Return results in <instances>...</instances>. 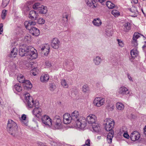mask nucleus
Instances as JSON below:
<instances>
[{
  "mask_svg": "<svg viewBox=\"0 0 146 146\" xmlns=\"http://www.w3.org/2000/svg\"><path fill=\"white\" fill-rule=\"evenodd\" d=\"M19 53V55L21 56H27L29 62H30V60L36 58L37 56L36 50L31 46L25 47L23 46H20Z\"/></svg>",
  "mask_w": 146,
  "mask_h": 146,
  "instance_id": "f257e3e1",
  "label": "nucleus"
},
{
  "mask_svg": "<svg viewBox=\"0 0 146 146\" xmlns=\"http://www.w3.org/2000/svg\"><path fill=\"white\" fill-rule=\"evenodd\" d=\"M71 117L72 121L75 122L77 128L82 129L86 126L85 118L83 117H80L78 112L75 111L71 114Z\"/></svg>",
  "mask_w": 146,
  "mask_h": 146,
  "instance_id": "f03ea898",
  "label": "nucleus"
},
{
  "mask_svg": "<svg viewBox=\"0 0 146 146\" xmlns=\"http://www.w3.org/2000/svg\"><path fill=\"white\" fill-rule=\"evenodd\" d=\"M7 129L8 133L13 136H15L18 131L17 124L11 119L8 120Z\"/></svg>",
  "mask_w": 146,
  "mask_h": 146,
  "instance_id": "7ed1b4c3",
  "label": "nucleus"
},
{
  "mask_svg": "<svg viewBox=\"0 0 146 146\" xmlns=\"http://www.w3.org/2000/svg\"><path fill=\"white\" fill-rule=\"evenodd\" d=\"M54 124L50 127L53 129H59L62 128V122L60 117L59 116H56L53 119Z\"/></svg>",
  "mask_w": 146,
  "mask_h": 146,
  "instance_id": "20e7f679",
  "label": "nucleus"
},
{
  "mask_svg": "<svg viewBox=\"0 0 146 146\" xmlns=\"http://www.w3.org/2000/svg\"><path fill=\"white\" fill-rule=\"evenodd\" d=\"M25 100L26 103H27L28 108H31L33 107H36L37 106L38 104L37 103H35L32 97L30 96L29 94L26 93L24 94Z\"/></svg>",
  "mask_w": 146,
  "mask_h": 146,
  "instance_id": "39448f33",
  "label": "nucleus"
},
{
  "mask_svg": "<svg viewBox=\"0 0 146 146\" xmlns=\"http://www.w3.org/2000/svg\"><path fill=\"white\" fill-rule=\"evenodd\" d=\"M104 122L106 130L107 131H112L114 125V121L111 119L106 118L104 120Z\"/></svg>",
  "mask_w": 146,
  "mask_h": 146,
  "instance_id": "423d86ee",
  "label": "nucleus"
},
{
  "mask_svg": "<svg viewBox=\"0 0 146 146\" xmlns=\"http://www.w3.org/2000/svg\"><path fill=\"white\" fill-rule=\"evenodd\" d=\"M41 121L44 125L47 127H50L52 125V120L48 116L45 115L43 116Z\"/></svg>",
  "mask_w": 146,
  "mask_h": 146,
  "instance_id": "0eeeda50",
  "label": "nucleus"
},
{
  "mask_svg": "<svg viewBox=\"0 0 146 146\" xmlns=\"http://www.w3.org/2000/svg\"><path fill=\"white\" fill-rule=\"evenodd\" d=\"M104 98L101 97H96L95 98L94 101V106L100 107L104 104L105 103Z\"/></svg>",
  "mask_w": 146,
  "mask_h": 146,
  "instance_id": "6e6552de",
  "label": "nucleus"
},
{
  "mask_svg": "<svg viewBox=\"0 0 146 146\" xmlns=\"http://www.w3.org/2000/svg\"><path fill=\"white\" fill-rule=\"evenodd\" d=\"M86 120V123L87 121L89 124L92 125L97 122V117L94 115L90 114L87 116Z\"/></svg>",
  "mask_w": 146,
  "mask_h": 146,
  "instance_id": "1a4fd4ad",
  "label": "nucleus"
},
{
  "mask_svg": "<svg viewBox=\"0 0 146 146\" xmlns=\"http://www.w3.org/2000/svg\"><path fill=\"white\" fill-rule=\"evenodd\" d=\"M117 92L119 94L122 95L129 94V91L128 88L123 86H122L119 88Z\"/></svg>",
  "mask_w": 146,
  "mask_h": 146,
  "instance_id": "9d476101",
  "label": "nucleus"
},
{
  "mask_svg": "<svg viewBox=\"0 0 146 146\" xmlns=\"http://www.w3.org/2000/svg\"><path fill=\"white\" fill-rule=\"evenodd\" d=\"M60 44V42L56 38H54L51 42V46L54 48L57 49L59 47Z\"/></svg>",
  "mask_w": 146,
  "mask_h": 146,
  "instance_id": "9b49d317",
  "label": "nucleus"
},
{
  "mask_svg": "<svg viewBox=\"0 0 146 146\" xmlns=\"http://www.w3.org/2000/svg\"><path fill=\"white\" fill-rule=\"evenodd\" d=\"M141 35L140 34L137 32L135 33L133 35L132 43L135 46H136L138 45V41L137 40L140 37Z\"/></svg>",
  "mask_w": 146,
  "mask_h": 146,
  "instance_id": "f8f14e48",
  "label": "nucleus"
},
{
  "mask_svg": "<svg viewBox=\"0 0 146 146\" xmlns=\"http://www.w3.org/2000/svg\"><path fill=\"white\" fill-rule=\"evenodd\" d=\"M36 24V23L35 22L31 21H26L24 23V25L25 27L29 31Z\"/></svg>",
  "mask_w": 146,
  "mask_h": 146,
  "instance_id": "ddd939ff",
  "label": "nucleus"
},
{
  "mask_svg": "<svg viewBox=\"0 0 146 146\" xmlns=\"http://www.w3.org/2000/svg\"><path fill=\"white\" fill-rule=\"evenodd\" d=\"M63 122L65 124H68L72 121L71 118V116L68 113H65L63 116Z\"/></svg>",
  "mask_w": 146,
  "mask_h": 146,
  "instance_id": "4468645a",
  "label": "nucleus"
},
{
  "mask_svg": "<svg viewBox=\"0 0 146 146\" xmlns=\"http://www.w3.org/2000/svg\"><path fill=\"white\" fill-rule=\"evenodd\" d=\"M140 136V135L139 133L136 131H135L131 133L130 138L132 141H134L138 140Z\"/></svg>",
  "mask_w": 146,
  "mask_h": 146,
  "instance_id": "2eb2a0df",
  "label": "nucleus"
},
{
  "mask_svg": "<svg viewBox=\"0 0 146 146\" xmlns=\"http://www.w3.org/2000/svg\"><path fill=\"white\" fill-rule=\"evenodd\" d=\"M41 49L43 52L44 53V55L47 56L49 52L50 47L49 45L48 44H43L42 45Z\"/></svg>",
  "mask_w": 146,
  "mask_h": 146,
  "instance_id": "dca6fc26",
  "label": "nucleus"
},
{
  "mask_svg": "<svg viewBox=\"0 0 146 146\" xmlns=\"http://www.w3.org/2000/svg\"><path fill=\"white\" fill-rule=\"evenodd\" d=\"M42 110L39 108H35L32 111L33 114L37 117H39L42 115Z\"/></svg>",
  "mask_w": 146,
  "mask_h": 146,
  "instance_id": "f3484780",
  "label": "nucleus"
},
{
  "mask_svg": "<svg viewBox=\"0 0 146 146\" xmlns=\"http://www.w3.org/2000/svg\"><path fill=\"white\" fill-rule=\"evenodd\" d=\"M38 15V13H36L35 11H31L29 13V17L30 19L35 20L37 18Z\"/></svg>",
  "mask_w": 146,
  "mask_h": 146,
  "instance_id": "a211bd4d",
  "label": "nucleus"
},
{
  "mask_svg": "<svg viewBox=\"0 0 146 146\" xmlns=\"http://www.w3.org/2000/svg\"><path fill=\"white\" fill-rule=\"evenodd\" d=\"M85 1L87 5L93 8L97 7V5L94 0H85Z\"/></svg>",
  "mask_w": 146,
  "mask_h": 146,
  "instance_id": "6ab92c4d",
  "label": "nucleus"
},
{
  "mask_svg": "<svg viewBox=\"0 0 146 146\" xmlns=\"http://www.w3.org/2000/svg\"><path fill=\"white\" fill-rule=\"evenodd\" d=\"M93 131L95 132H98L101 130L100 125L98 124L97 122L92 125Z\"/></svg>",
  "mask_w": 146,
  "mask_h": 146,
  "instance_id": "aec40b11",
  "label": "nucleus"
},
{
  "mask_svg": "<svg viewBox=\"0 0 146 146\" xmlns=\"http://www.w3.org/2000/svg\"><path fill=\"white\" fill-rule=\"evenodd\" d=\"M102 60L100 56H97L94 58L93 62L95 65H99L101 63Z\"/></svg>",
  "mask_w": 146,
  "mask_h": 146,
  "instance_id": "412c9836",
  "label": "nucleus"
},
{
  "mask_svg": "<svg viewBox=\"0 0 146 146\" xmlns=\"http://www.w3.org/2000/svg\"><path fill=\"white\" fill-rule=\"evenodd\" d=\"M33 35L35 36H38L40 34V31L39 30L35 27L33 28L29 31Z\"/></svg>",
  "mask_w": 146,
  "mask_h": 146,
  "instance_id": "4be33fe9",
  "label": "nucleus"
},
{
  "mask_svg": "<svg viewBox=\"0 0 146 146\" xmlns=\"http://www.w3.org/2000/svg\"><path fill=\"white\" fill-rule=\"evenodd\" d=\"M22 123L26 126H27L28 123V121L27 119L26 115L25 114H23L20 119Z\"/></svg>",
  "mask_w": 146,
  "mask_h": 146,
  "instance_id": "5701e85b",
  "label": "nucleus"
},
{
  "mask_svg": "<svg viewBox=\"0 0 146 146\" xmlns=\"http://www.w3.org/2000/svg\"><path fill=\"white\" fill-rule=\"evenodd\" d=\"M39 13L42 14H46L47 12V9L46 7L44 5H42L40 6L38 10Z\"/></svg>",
  "mask_w": 146,
  "mask_h": 146,
  "instance_id": "b1692460",
  "label": "nucleus"
},
{
  "mask_svg": "<svg viewBox=\"0 0 146 146\" xmlns=\"http://www.w3.org/2000/svg\"><path fill=\"white\" fill-rule=\"evenodd\" d=\"M92 23L94 25L97 27L100 26L102 24L101 20L98 18L94 19Z\"/></svg>",
  "mask_w": 146,
  "mask_h": 146,
  "instance_id": "393cba45",
  "label": "nucleus"
},
{
  "mask_svg": "<svg viewBox=\"0 0 146 146\" xmlns=\"http://www.w3.org/2000/svg\"><path fill=\"white\" fill-rule=\"evenodd\" d=\"M49 79L48 74H45L42 75L40 77V81L42 82H46Z\"/></svg>",
  "mask_w": 146,
  "mask_h": 146,
  "instance_id": "a878e982",
  "label": "nucleus"
},
{
  "mask_svg": "<svg viewBox=\"0 0 146 146\" xmlns=\"http://www.w3.org/2000/svg\"><path fill=\"white\" fill-rule=\"evenodd\" d=\"M113 132L112 131H111L108 134L107 140L109 143H111L112 142V139L113 136Z\"/></svg>",
  "mask_w": 146,
  "mask_h": 146,
  "instance_id": "bb28decb",
  "label": "nucleus"
},
{
  "mask_svg": "<svg viewBox=\"0 0 146 146\" xmlns=\"http://www.w3.org/2000/svg\"><path fill=\"white\" fill-rule=\"evenodd\" d=\"M68 63V61H66L64 63V66H66L67 68L69 69V71L72 70L73 69V66L74 64L71 61L69 62Z\"/></svg>",
  "mask_w": 146,
  "mask_h": 146,
  "instance_id": "cd10ccee",
  "label": "nucleus"
},
{
  "mask_svg": "<svg viewBox=\"0 0 146 146\" xmlns=\"http://www.w3.org/2000/svg\"><path fill=\"white\" fill-rule=\"evenodd\" d=\"M131 27L130 23L127 22L125 23L123 26V31L125 32L128 31L130 29Z\"/></svg>",
  "mask_w": 146,
  "mask_h": 146,
  "instance_id": "c85d7f7f",
  "label": "nucleus"
},
{
  "mask_svg": "<svg viewBox=\"0 0 146 146\" xmlns=\"http://www.w3.org/2000/svg\"><path fill=\"white\" fill-rule=\"evenodd\" d=\"M138 52L136 49H134L131 51V55L132 58L134 59L138 55Z\"/></svg>",
  "mask_w": 146,
  "mask_h": 146,
  "instance_id": "c756f323",
  "label": "nucleus"
},
{
  "mask_svg": "<svg viewBox=\"0 0 146 146\" xmlns=\"http://www.w3.org/2000/svg\"><path fill=\"white\" fill-rule=\"evenodd\" d=\"M23 83H24V86L30 89L32 87V85L31 83L28 80H25L24 82Z\"/></svg>",
  "mask_w": 146,
  "mask_h": 146,
  "instance_id": "7c9ffc66",
  "label": "nucleus"
},
{
  "mask_svg": "<svg viewBox=\"0 0 146 146\" xmlns=\"http://www.w3.org/2000/svg\"><path fill=\"white\" fill-rule=\"evenodd\" d=\"M116 107L118 110L122 111L124 109V106L122 103L118 102L116 104Z\"/></svg>",
  "mask_w": 146,
  "mask_h": 146,
  "instance_id": "2f4dec72",
  "label": "nucleus"
},
{
  "mask_svg": "<svg viewBox=\"0 0 146 146\" xmlns=\"http://www.w3.org/2000/svg\"><path fill=\"white\" fill-rule=\"evenodd\" d=\"M69 14L67 12H65L63 13L62 15V21H64V23H67L68 20V17Z\"/></svg>",
  "mask_w": 146,
  "mask_h": 146,
  "instance_id": "473e14b6",
  "label": "nucleus"
},
{
  "mask_svg": "<svg viewBox=\"0 0 146 146\" xmlns=\"http://www.w3.org/2000/svg\"><path fill=\"white\" fill-rule=\"evenodd\" d=\"M13 89H15L18 92H20L22 91V88L21 87V84H18L15 85Z\"/></svg>",
  "mask_w": 146,
  "mask_h": 146,
  "instance_id": "72a5a7b5",
  "label": "nucleus"
},
{
  "mask_svg": "<svg viewBox=\"0 0 146 146\" xmlns=\"http://www.w3.org/2000/svg\"><path fill=\"white\" fill-rule=\"evenodd\" d=\"M17 79L20 83H22L24 82L25 78L23 75L20 74L18 76Z\"/></svg>",
  "mask_w": 146,
  "mask_h": 146,
  "instance_id": "f704fd0d",
  "label": "nucleus"
},
{
  "mask_svg": "<svg viewBox=\"0 0 146 146\" xmlns=\"http://www.w3.org/2000/svg\"><path fill=\"white\" fill-rule=\"evenodd\" d=\"M56 88V86L54 83H50L49 88L50 91L53 92Z\"/></svg>",
  "mask_w": 146,
  "mask_h": 146,
  "instance_id": "c9c22d12",
  "label": "nucleus"
},
{
  "mask_svg": "<svg viewBox=\"0 0 146 146\" xmlns=\"http://www.w3.org/2000/svg\"><path fill=\"white\" fill-rule=\"evenodd\" d=\"M17 53V49L16 48H13L11 53V56L12 57H15L16 56Z\"/></svg>",
  "mask_w": 146,
  "mask_h": 146,
  "instance_id": "e433bc0d",
  "label": "nucleus"
},
{
  "mask_svg": "<svg viewBox=\"0 0 146 146\" xmlns=\"http://www.w3.org/2000/svg\"><path fill=\"white\" fill-rule=\"evenodd\" d=\"M105 34L107 36H111L113 34L112 29L111 28H107L105 31Z\"/></svg>",
  "mask_w": 146,
  "mask_h": 146,
  "instance_id": "4c0bfd02",
  "label": "nucleus"
},
{
  "mask_svg": "<svg viewBox=\"0 0 146 146\" xmlns=\"http://www.w3.org/2000/svg\"><path fill=\"white\" fill-rule=\"evenodd\" d=\"M61 83L62 86L66 88H68V85L65 79H62L61 80Z\"/></svg>",
  "mask_w": 146,
  "mask_h": 146,
  "instance_id": "58836bf2",
  "label": "nucleus"
},
{
  "mask_svg": "<svg viewBox=\"0 0 146 146\" xmlns=\"http://www.w3.org/2000/svg\"><path fill=\"white\" fill-rule=\"evenodd\" d=\"M106 5L107 7L110 9H113L115 6V5L110 1H108L106 2Z\"/></svg>",
  "mask_w": 146,
  "mask_h": 146,
  "instance_id": "ea45409f",
  "label": "nucleus"
},
{
  "mask_svg": "<svg viewBox=\"0 0 146 146\" xmlns=\"http://www.w3.org/2000/svg\"><path fill=\"white\" fill-rule=\"evenodd\" d=\"M111 14L115 17H117L120 15L119 12L116 10H113L111 11Z\"/></svg>",
  "mask_w": 146,
  "mask_h": 146,
  "instance_id": "a19ab883",
  "label": "nucleus"
},
{
  "mask_svg": "<svg viewBox=\"0 0 146 146\" xmlns=\"http://www.w3.org/2000/svg\"><path fill=\"white\" fill-rule=\"evenodd\" d=\"M41 5L39 3H35L34 5H33V7L34 9H38H38L40 7Z\"/></svg>",
  "mask_w": 146,
  "mask_h": 146,
  "instance_id": "79ce46f5",
  "label": "nucleus"
},
{
  "mask_svg": "<svg viewBox=\"0 0 146 146\" xmlns=\"http://www.w3.org/2000/svg\"><path fill=\"white\" fill-rule=\"evenodd\" d=\"M59 142L56 141L52 140L50 141V144L52 146H58V143Z\"/></svg>",
  "mask_w": 146,
  "mask_h": 146,
  "instance_id": "37998d69",
  "label": "nucleus"
},
{
  "mask_svg": "<svg viewBox=\"0 0 146 146\" xmlns=\"http://www.w3.org/2000/svg\"><path fill=\"white\" fill-rule=\"evenodd\" d=\"M7 14V11L5 10H3L2 11L1 14V17L3 19H5Z\"/></svg>",
  "mask_w": 146,
  "mask_h": 146,
  "instance_id": "c03bdc74",
  "label": "nucleus"
},
{
  "mask_svg": "<svg viewBox=\"0 0 146 146\" xmlns=\"http://www.w3.org/2000/svg\"><path fill=\"white\" fill-rule=\"evenodd\" d=\"M117 40L118 42V44L120 47H123L124 44L122 40L119 39H117Z\"/></svg>",
  "mask_w": 146,
  "mask_h": 146,
  "instance_id": "a18cd8bd",
  "label": "nucleus"
},
{
  "mask_svg": "<svg viewBox=\"0 0 146 146\" xmlns=\"http://www.w3.org/2000/svg\"><path fill=\"white\" fill-rule=\"evenodd\" d=\"M89 90L88 88L87 85H84L82 87V91L84 92H86Z\"/></svg>",
  "mask_w": 146,
  "mask_h": 146,
  "instance_id": "49530a36",
  "label": "nucleus"
},
{
  "mask_svg": "<svg viewBox=\"0 0 146 146\" xmlns=\"http://www.w3.org/2000/svg\"><path fill=\"white\" fill-rule=\"evenodd\" d=\"M38 23L39 24H43L45 23L44 20L42 18L39 19L37 21Z\"/></svg>",
  "mask_w": 146,
  "mask_h": 146,
  "instance_id": "de8ad7c7",
  "label": "nucleus"
},
{
  "mask_svg": "<svg viewBox=\"0 0 146 146\" xmlns=\"http://www.w3.org/2000/svg\"><path fill=\"white\" fill-rule=\"evenodd\" d=\"M120 131L121 133L127 132V129L126 127L123 126L121 129Z\"/></svg>",
  "mask_w": 146,
  "mask_h": 146,
  "instance_id": "09e8293b",
  "label": "nucleus"
},
{
  "mask_svg": "<svg viewBox=\"0 0 146 146\" xmlns=\"http://www.w3.org/2000/svg\"><path fill=\"white\" fill-rule=\"evenodd\" d=\"M31 6L29 5H28L27 4L25 6L24 8V10L25 11H29L30 9V8H31Z\"/></svg>",
  "mask_w": 146,
  "mask_h": 146,
  "instance_id": "8fccbe9b",
  "label": "nucleus"
},
{
  "mask_svg": "<svg viewBox=\"0 0 146 146\" xmlns=\"http://www.w3.org/2000/svg\"><path fill=\"white\" fill-rule=\"evenodd\" d=\"M97 87L98 88H101L103 86L102 83L100 82H98L96 84Z\"/></svg>",
  "mask_w": 146,
  "mask_h": 146,
  "instance_id": "3c124183",
  "label": "nucleus"
},
{
  "mask_svg": "<svg viewBox=\"0 0 146 146\" xmlns=\"http://www.w3.org/2000/svg\"><path fill=\"white\" fill-rule=\"evenodd\" d=\"M90 140L87 139L86 140L85 144L82 146H90Z\"/></svg>",
  "mask_w": 146,
  "mask_h": 146,
  "instance_id": "603ef678",
  "label": "nucleus"
},
{
  "mask_svg": "<svg viewBox=\"0 0 146 146\" xmlns=\"http://www.w3.org/2000/svg\"><path fill=\"white\" fill-rule=\"evenodd\" d=\"M123 136L124 137L127 139H128L129 138V136L127 133V132L124 133Z\"/></svg>",
  "mask_w": 146,
  "mask_h": 146,
  "instance_id": "864d4df0",
  "label": "nucleus"
},
{
  "mask_svg": "<svg viewBox=\"0 0 146 146\" xmlns=\"http://www.w3.org/2000/svg\"><path fill=\"white\" fill-rule=\"evenodd\" d=\"M31 39V37L30 36L28 35H27L25 38L24 40L25 41H27Z\"/></svg>",
  "mask_w": 146,
  "mask_h": 146,
  "instance_id": "5fc2aeb1",
  "label": "nucleus"
},
{
  "mask_svg": "<svg viewBox=\"0 0 146 146\" xmlns=\"http://www.w3.org/2000/svg\"><path fill=\"white\" fill-rule=\"evenodd\" d=\"M3 24L2 23L0 24V34H1L3 32Z\"/></svg>",
  "mask_w": 146,
  "mask_h": 146,
  "instance_id": "6e6d98bb",
  "label": "nucleus"
},
{
  "mask_svg": "<svg viewBox=\"0 0 146 146\" xmlns=\"http://www.w3.org/2000/svg\"><path fill=\"white\" fill-rule=\"evenodd\" d=\"M9 1L10 0H3V4H6L7 5L9 3Z\"/></svg>",
  "mask_w": 146,
  "mask_h": 146,
  "instance_id": "4d7b16f0",
  "label": "nucleus"
},
{
  "mask_svg": "<svg viewBox=\"0 0 146 146\" xmlns=\"http://www.w3.org/2000/svg\"><path fill=\"white\" fill-rule=\"evenodd\" d=\"M45 64L48 67H50L51 66V64L48 61H46L45 62Z\"/></svg>",
  "mask_w": 146,
  "mask_h": 146,
  "instance_id": "13d9d810",
  "label": "nucleus"
},
{
  "mask_svg": "<svg viewBox=\"0 0 146 146\" xmlns=\"http://www.w3.org/2000/svg\"><path fill=\"white\" fill-rule=\"evenodd\" d=\"M38 146H47L45 144L42 142H40L38 143Z\"/></svg>",
  "mask_w": 146,
  "mask_h": 146,
  "instance_id": "bf43d9fd",
  "label": "nucleus"
},
{
  "mask_svg": "<svg viewBox=\"0 0 146 146\" xmlns=\"http://www.w3.org/2000/svg\"><path fill=\"white\" fill-rule=\"evenodd\" d=\"M127 76L128 79L129 80L131 81H132V79L131 77L129 75V74H127Z\"/></svg>",
  "mask_w": 146,
  "mask_h": 146,
  "instance_id": "052dcab7",
  "label": "nucleus"
},
{
  "mask_svg": "<svg viewBox=\"0 0 146 146\" xmlns=\"http://www.w3.org/2000/svg\"><path fill=\"white\" fill-rule=\"evenodd\" d=\"M58 146H65V145L64 143H61L60 142L58 143Z\"/></svg>",
  "mask_w": 146,
  "mask_h": 146,
  "instance_id": "680f3d73",
  "label": "nucleus"
},
{
  "mask_svg": "<svg viewBox=\"0 0 146 146\" xmlns=\"http://www.w3.org/2000/svg\"><path fill=\"white\" fill-rule=\"evenodd\" d=\"M144 45L142 46V48L143 49H144L146 47V41L144 42Z\"/></svg>",
  "mask_w": 146,
  "mask_h": 146,
  "instance_id": "e2e57ef3",
  "label": "nucleus"
},
{
  "mask_svg": "<svg viewBox=\"0 0 146 146\" xmlns=\"http://www.w3.org/2000/svg\"><path fill=\"white\" fill-rule=\"evenodd\" d=\"M114 109V106L113 105H112L111 107H110V108H109L110 110H113Z\"/></svg>",
  "mask_w": 146,
  "mask_h": 146,
  "instance_id": "0e129e2a",
  "label": "nucleus"
},
{
  "mask_svg": "<svg viewBox=\"0 0 146 146\" xmlns=\"http://www.w3.org/2000/svg\"><path fill=\"white\" fill-rule=\"evenodd\" d=\"M144 133L146 135V125L145 126L144 129Z\"/></svg>",
  "mask_w": 146,
  "mask_h": 146,
  "instance_id": "69168bd1",
  "label": "nucleus"
},
{
  "mask_svg": "<svg viewBox=\"0 0 146 146\" xmlns=\"http://www.w3.org/2000/svg\"><path fill=\"white\" fill-rule=\"evenodd\" d=\"M28 65V66H29V67H32V64H31L30 63H28L27 64Z\"/></svg>",
  "mask_w": 146,
  "mask_h": 146,
  "instance_id": "338daca9",
  "label": "nucleus"
},
{
  "mask_svg": "<svg viewBox=\"0 0 146 146\" xmlns=\"http://www.w3.org/2000/svg\"><path fill=\"white\" fill-rule=\"evenodd\" d=\"M98 1L100 3H102L105 0H98Z\"/></svg>",
  "mask_w": 146,
  "mask_h": 146,
  "instance_id": "774afa93",
  "label": "nucleus"
}]
</instances>
